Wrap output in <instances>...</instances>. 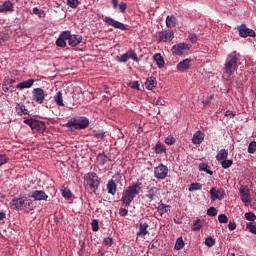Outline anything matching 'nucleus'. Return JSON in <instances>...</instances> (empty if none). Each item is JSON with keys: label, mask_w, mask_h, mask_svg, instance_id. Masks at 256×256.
Listing matches in <instances>:
<instances>
[{"label": "nucleus", "mask_w": 256, "mask_h": 256, "mask_svg": "<svg viewBox=\"0 0 256 256\" xmlns=\"http://www.w3.org/2000/svg\"><path fill=\"white\" fill-rule=\"evenodd\" d=\"M67 41L70 47H77V45L81 44V41H83V36L71 34L69 30L62 31L56 40V45L57 47L65 49V47H67Z\"/></svg>", "instance_id": "f257e3e1"}, {"label": "nucleus", "mask_w": 256, "mask_h": 256, "mask_svg": "<svg viewBox=\"0 0 256 256\" xmlns=\"http://www.w3.org/2000/svg\"><path fill=\"white\" fill-rule=\"evenodd\" d=\"M141 185L142 183L140 181H137L123 191L121 198L122 207L131 206V203H133L135 197H137V195L141 193Z\"/></svg>", "instance_id": "f03ea898"}, {"label": "nucleus", "mask_w": 256, "mask_h": 256, "mask_svg": "<svg viewBox=\"0 0 256 256\" xmlns=\"http://www.w3.org/2000/svg\"><path fill=\"white\" fill-rule=\"evenodd\" d=\"M10 207L11 209H16V211H25V209L33 211V209H35L33 206V200L27 196H19L18 198L12 199Z\"/></svg>", "instance_id": "7ed1b4c3"}, {"label": "nucleus", "mask_w": 256, "mask_h": 256, "mask_svg": "<svg viewBox=\"0 0 256 256\" xmlns=\"http://www.w3.org/2000/svg\"><path fill=\"white\" fill-rule=\"evenodd\" d=\"M241 58V54L237 53V51H233L232 53L228 54L225 64H224V73L226 75H233L235 71H237L239 59Z\"/></svg>", "instance_id": "20e7f679"}, {"label": "nucleus", "mask_w": 256, "mask_h": 256, "mask_svg": "<svg viewBox=\"0 0 256 256\" xmlns=\"http://www.w3.org/2000/svg\"><path fill=\"white\" fill-rule=\"evenodd\" d=\"M66 127H68V129H74L77 131L81 129H87L89 127V118L85 116L71 118L66 123Z\"/></svg>", "instance_id": "39448f33"}, {"label": "nucleus", "mask_w": 256, "mask_h": 256, "mask_svg": "<svg viewBox=\"0 0 256 256\" xmlns=\"http://www.w3.org/2000/svg\"><path fill=\"white\" fill-rule=\"evenodd\" d=\"M84 183L86 185V189L95 193L97 189H99L101 182H99V176H97V173L90 172L84 175Z\"/></svg>", "instance_id": "423d86ee"}, {"label": "nucleus", "mask_w": 256, "mask_h": 256, "mask_svg": "<svg viewBox=\"0 0 256 256\" xmlns=\"http://www.w3.org/2000/svg\"><path fill=\"white\" fill-rule=\"evenodd\" d=\"M25 125H28L32 131H37L38 133H43L47 126H45L43 121H39L33 118H28L24 120Z\"/></svg>", "instance_id": "0eeeda50"}, {"label": "nucleus", "mask_w": 256, "mask_h": 256, "mask_svg": "<svg viewBox=\"0 0 256 256\" xmlns=\"http://www.w3.org/2000/svg\"><path fill=\"white\" fill-rule=\"evenodd\" d=\"M175 37V33L172 30H162L158 32V43H171Z\"/></svg>", "instance_id": "6e6552de"}, {"label": "nucleus", "mask_w": 256, "mask_h": 256, "mask_svg": "<svg viewBox=\"0 0 256 256\" xmlns=\"http://www.w3.org/2000/svg\"><path fill=\"white\" fill-rule=\"evenodd\" d=\"M104 22L106 25H109L110 27H114V29H120V31H129L128 25H125L109 16H106L104 18Z\"/></svg>", "instance_id": "1a4fd4ad"}, {"label": "nucleus", "mask_w": 256, "mask_h": 256, "mask_svg": "<svg viewBox=\"0 0 256 256\" xmlns=\"http://www.w3.org/2000/svg\"><path fill=\"white\" fill-rule=\"evenodd\" d=\"M32 101L41 105L45 101V90L43 88H34L32 91Z\"/></svg>", "instance_id": "9d476101"}, {"label": "nucleus", "mask_w": 256, "mask_h": 256, "mask_svg": "<svg viewBox=\"0 0 256 256\" xmlns=\"http://www.w3.org/2000/svg\"><path fill=\"white\" fill-rule=\"evenodd\" d=\"M146 197L149 199V201H157V199L161 197V188L157 186L148 188Z\"/></svg>", "instance_id": "9b49d317"}, {"label": "nucleus", "mask_w": 256, "mask_h": 256, "mask_svg": "<svg viewBox=\"0 0 256 256\" xmlns=\"http://www.w3.org/2000/svg\"><path fill=\"white\" fill-rule=\"evenodd\" d=\"M210 197L212 201H221L225 198V190L223 188L212 187L210 189Z\"/></svg>", "instance_id": "f8f14e48"}, {"label": "nucleus", "mask_w": 256, "mask_h": 256, "mask_svg": "<svg viewBox=\"0 0 256 256\" xmlns=\"http://www.w3.org/2000/svg\"><path fill=\"white\" fill-rule=\"evenodd\" d=\"M169 173V168L163 164L154 168V177L156 179H165Z\"/></svg>", "instance_id": "ddd939ff"}, {"label": "nucleus", "mask_w": 256, "mask_h": 256, "mask_svg": "<svg viewBox=\"0 0 256 256\" xmlns=\"http://www.w3.org/2000/svg\"><path fill=\"white\" fill-rule=\"evenodd\" d=\"M115 181H121V175L117 174L113 176V179H110L107 183V191L109 195H115L117 193V183Z\"/></svg>", "instance_id": "4468645a"}, {"label": "nucleus", "mask_w": 256, "mask_h": 256, "mask_svg": "<svg viewBox=\"0 0 256 256\" xmlns=\"http://www.w3.org/2000/svg\"><path fill=\"white\" fill-rule=\"evenodd\" d=\"M31 199L34 201H47L49 199V195L45 193L43 190H33L30 192Z\"/></svg>", "instance_id": "2eb2a0df"}, {"label": "nucleus", "mask_w": 256, "mask_h": 256, "mask_svg": "<svg viewBox=\"0 0 256 256\" xmlns=\"http://www.w3.org/2000/svg\"><path fill=\"white\" fill-rule=\"evenodd\" d=\"M237 30L241 37H244V38L245 37H255V30H253L251 28H247V25H245V24L238 26Z\"/></svg>", "instance_id": "dca6fc26"}, {"label": "nucleus", "mask_w": 256, "mask_h": 256, "mask_svg": "<svg viewBox=\"0 0 256 256\" xmlns=\"http://www.w3.org/2000/svg\"><path fill=\"white\" fill-rule=\"evenodd\" d=\"M173 55H183L186 51H189V45L185 43H179L172 47L171 49Z\"/></svg>", "instance_id": "f3484780"}, {"label": "nucleus", "mask_w": 256, "mask_h": 256, "mask_svg": "<svg viewBox=\"0 0 256 256\" xmlns=\"http://www.w3.org/2000/svg\"><path fill=\"white\" fill-rule=\"evenodd\" d=\"M149 223L147 222H140L138 225V231L136 233L137 237L145 238L146 235H149Z\"/></svg>", "instance_id": "a211bd4d"}, {"label": "nucleus", "mask_w": 256, "mask_h": 256, "mask_svg": "<svg viewBox=\"0 0 256 256\" xmlns=\"http://www.w3.org/2000/svg\"><path fill=\"white\" fill-rule=\"evenodd\" d=\"M249 187L247 186H241L240 187V197H241V201L242 203H247V205H249V203H251V199H249Z\"/></svg>", "instance_id": "6ab92c4d"}, {"label": "nucleus", "mask_w": 256, "mask_h": 256, "mask_svg": "<svg viewBox=\"0 0 256 256\" xmlns=\"http://www.w3.org/2000/svg\"><path fill=\"white\" fill-rule=\"evenodd\" d=\"M15 9V4L11 1H5L0 5V13H13Z\"/></svg>", "instance_id": "aec40b11"}, {"label": "nucleus", "mask_w": 256, "mask_h": 256, "mask_svg": "<svg viewBox=\"0 0 256 256\" xmlns=\"http://www.w3.org/2000/svg\"><path fill=\"white\" fill-rule=\"evenodd\" d=\"M190 68H191V59L189 58H186L177 64L178 71H181L182 73H185V71H189Z\"/></svg>", "instance_id": "412c9836"}, {"label": "nucleus", "mask_w": 256, "mask_h": 256, "mask_svg": "<svg viewBox=\"0 0 256 256\" xmlns=\"http://www.w3.org/2000/svg\"><path fill=\"white\" fill-rule=\"evenodd\" d=\"M204 139H205V134H203V132L201 131H196L192 137V143L194 145H201Z\"/></svg>", "instance_id": "4be33fe9"}, {"label": "nucleus", "mask_w": 256, "mask_h": 256, "mask_svg": "<svg viewBox=\"0 0 256 256\" xmlns=\"http://www.w3.org/2000/svg\"><path fill=\"white\" fill-rule=\"evenodd\" d=\"M33 83H35V79H28L26 81L20 82L16 85V89H29L33 87Z\"/></svg>", "instance_id": "5701e85b"}, {"label": "nucleus", "mask_w": 256, "mask_h": 256, "mask_svg": "<svg viewBox=\"0 0 256 256\" xmlns=\"http://www.w3.org/2000/svg\"><path fill=\"white\" fill-rule=\"evenodd\" d=\"M145 87L149 91H153V89H155V87H157V78H155L153 76L147 78V80L145 82Z\"/></svg>", "instance_id": "b1692460"}, {"label": "nucleus", "mask_w": 256, "mask_h": 256, "mask_svg": "<svg viewBox=\"0 0 256 256\" xmlns=\"http://www.w3.org/2000/svg\"><path fill=\"white\" fill-rule=\"evenodd\" d=\"M154 152L156 155H163V153H167V148L165 147V144L158 142L154 147Z\"/></svg>", "instance_id": "393cba45"}, {"label": "nucleus", "mask_w": 256, "mask_h": 256, "mask_svg": "<svg viewBox=\"0 0 256 256\" xmlns=\"http://www.w3.org/2000/svg\"><path fill=\"white\" fill-rule=\"evenodd\" d=\"M53 99L58 107H65V103H63V93H61V91H58Z\"/></svg>", "instance_id": "a878e982"}, {"label": "nucleus", "mask_w": 256, "mask_h": 256, "mask_svg": "<svg viewBox=\"0 0 256 256\" xmlns=\"http://www.w3.org/2000/svg\"><path fill=\"white\" fill-rule=\"evenodd\" d=\"M157 211L161 216H163V215H165V213H169V211H171V206L162 203V204L158 205Z\"/></svg>", "instance_id": "bb28decb"}, {"label": "nucleus", "mask_w": 256, "mask_h": 256, "mask_svg": "<svg viewBox=\"0 0 256 256\" xmlns=\"http://www.w3.org/2000/svg\"><path fill=\"white\" fill-rule=\"evenodd\" d=\"M16 113H18V115H29V110H27L25 104L18 103V105H16Z\"/></svg>", "instance_id": "cd10ccee"}, {"label": "nucleus", "mask_w": 256, "mask_h": 256, "mask_svg": "<svg viewBox=\"0 0 256 256\" xmlns=\"http://www.w3.org/2000/svg\"><path fill=\"white\" fill-rule=\"evenodd\" d=\"M229 157V151L227 149H221L216 155L217 161H225Z\"/></svg>", "instance_id": "c85d7f7f"}, {"label": "nucleus", "mask_w": 256, "mask_h": 256, "mask_svg": "<svg viewBox=\"0 0 256 256\" xmlns=\"http://www.w3.org/2000/svg\"><path fill=\"white\" fill-rule=\"evenodd\" d=\"M177 25V18L175 16H167L166 17V27L168 29H173Z\"/></svg>", "instance_id": "c756f323"}, {"label": "nucleus", "mask_w": 256, "mask_h": 256, "mask_svg": "<svg viewBox=\"0 0 256 256\" xmlns=\"http://www.w3.org/2000/svg\"><path fill=\"white\" fill-rule=\"evenodd\" d=\"M199 171H204L208 175H213V171L211 170V166L207 163H200L198 166Z\"/></svg>", "instance_id": "7c9ffc66"}, {"label": "nucleus", "mask_w": 256, "mask_h": 256, "mask_svg": "<svg viewBox=\"0 0 256 256\" xmlns=\"http://www.w3.org/2000/svg\"><path fill=\"white\" fill-rule=\"evenodd\" d=\"M154 61L158 65L159 69L165 67V60H163V56H161V54H154Z\"/></svg>", "instance_id": "2f4dec72"}, {"label": "nucleus", "mask_w": 256, "mask_h": 256, "mask_svg": "<svg viewBox=\"0 0 256 256\" xmlns=\"http://www.w3.org/2000/svg\"><path fill=\"white\" fill-rule=\"evenodd\" d=\"M185 247V242L183 241V237H178L174 246L176 251H181Z\"/></svg>", "instance_id": "473e14b6"}, {"label": "nucleus", "mask_w": 256, "mask_h": 256, "mask_svg": "<svg viewBox=\"0 0 256 256\" xmlns=\"http://www.w3.org/2000/svg\"><path fill=\"white\" fill-rule=\"evenodd\" d=\"M32 15H37L39 19H43L45 17V11L39 9L38 7H34L32 9Z\"/></svg>", "instance_id": "72a5a7b5"}, {"label": "nucleus", "mask_w": 256, "mask_h": 256, "mask_svg": "<svg viewBox=\"0 0 256 256\" xmlns=\"http://www.w3.org/2000/svg\"><path fill=\"white\" fill-rule=\"evenodd\" d=\"M201 227H203V220L197 219L193 222L192 231H201Z\"/></svg>", "instance_id": "f704fd0d"}, {"label": "nucleus", "mask_w": 256, "mask_h": 256, "mask_svg": "<svg viewBox=\"0 0 256 256\" xmlns=\"http://www.w3.org/2000/svg\"><path fill=\"white\" fill-rule=\"evenodd\" d=\"M92 136L96 139H105V131L103 130H93Z\"/></svg>", "instance_id": "c9c22d12"}, {"label": "nucleus", "mask_w": 256, "mask_h": 256, "mask_svg": "<svg viewBox=\"0 0 256 256\" xmlns=\"http://www.w3.org/2000/svg\"><path fill=\"white\" fill-rule=\"evenodd\" d=\"M117 60L118 63H127V61H129V51L120 56H117Z\"/></svg>", "instance_id": "e433bc0d"}, {"label": "nucleus", "mask_w": 256, "mask_h": 256, "mask_svg": "<svg viewBox=\"0 0 256 256\" xmlns=\"http://www.w3.org/2000/svg\"><path fill=\"white\" fill-rule=\"evenodd\" d=\"M128 57L132 61H136V63H139V57L137 56V53H135L134 50H129L128 51Z\"/></svg>", "instance_id": "4c0bfd02"}, {"label": "nucleus", "mask_w": 256, "mask_h": 256, "mask_svg": "<svg viewBox=\"0 0 256 256\" xmlns=\"http://www.w3.org/2000/svg\"><path fill=\"white\" fill-rule=\"evenodd\" d=\"M202 186L201 183H192L189 188L188 191H201Z\"/></svg>", "instance_id": "58836bf2"}, {"label": "nucleus", "mask_w": 256, "mask_h": 256, "mask_svg": "<svg viewBox=\"0 0 256 256\" xmlns=\"http://www.w3.org/2000/svg\"><path fill=\"white\" fill-rule=\"evenodd\" d=\"M246 229H248L250 233H253L254 235H256V223H252V222L247 223Z\"/></svg>", "instance_id": "ea45409f"}, {"label": "nucleus", "mask_w": 256, "mask_h": 256, "mask_svg": "<svg viewBox=\"0 0 256 256\" xmlns=\"http://www.w3.org/2000/svg\"><path fill=\"white\" fill-rule=\"evenodd\" d=\"M67 5L71 9H77L79 7V0H67Z\"/></svg>", "instance_id": "a19ab883"}, {"label": "nucleus", "mask_w": 256, "mask_h": 256, "mask_svg": "<svg viewBox=\"0 0 256 256\" xmlns=\"http://www.w3.org/2000/svg\"><path fill=\"white\" fill-rule=\"evenodd\" d=\"M206 247H213L215 245V239L211 236H208L204 241Z\"/></svg>", "instance_id": "79ce46f5"}, {"label": "nucleus", "mask_w": 256, "mask_h": 256, "mask_svg": "<svg viewBox=\"0 0 256 256\" xmlns=\"http://www.w3.org/2000/svg\"><path fill=\"white\" fill-rule=\"evenodd\" d=\"M107 156L106 155H103V154H99L98 156H97V160H98V163H99V165H105V163H107Z\"/></svg>", "instance_id": "37998d69"}, {"label": "nucleus", "mask_w": 256, "mask_h": 256, "mask_svg": "<svg viewBox=\"0 0 256 256\" xmlns=\"http://www.w3.org/2000/svg\"><path fill=\"white\" fill-rule=\"evenodd\" d=\"M6 163H9V157L5 154H0V167H3Z\"/></svg>", "instance_id": "c03bdc74"}, {"label": "nucleus", "mask_w": 256, "mask_h": 256, "mask_svg": "<svg viewBox=\"0 0 256 256\" xmlns=\"http://www.w3.org/2000/svg\"><path fill=\"white\" fill-rule=\"evenodd\" d=\"M256 151V141H252L248 145V153L253 154Z\"/></svg>", "instance_id": "a18cd8bd"}, {"label": "nucleus", "mask_w": 256, "mask_h": 256, "mask_svg": "<svg viewBox=\"0 0 256 256\" xmlns=\"http://www.w3.org/2000/svg\"><path fill=\"white\" fill-rule=\"evenodd\" d=\"M222 168L223 169H229V167H231V165H233V160H223L221 162Z\"/></svg>", "instance_id": "49530a36"}, {"label": "nucleus", "mask_w": 256, "mask_h": 256, "mask_svg": "<svg viewBox=\"0 0 256 256\" xmlns=\"http://www.w3.org/2000/svg\"><path fill=\"white\" fill-rule=\"evenodd\" d=\"M207 215H209V217H216L217 216V208L215 207H210L208 210H207Z\"/></svg>", "instance_id": "de8ad7c7"}, {"label": "nucleus", "mask_w": 256, "mask_h": 256, "mask_svg": "<svg viewBox=\"0 0 256 256\" xmlns=\"http://www.w3.org/2000/svg\"><path fill=\"white\" fill-rule=\"evenodd\" d=\"M92 231H99V221L97 219H93L91 222Z\"/></svg>", "instance_id": "09e8293b"}, {"label": "nucleus", "mask_w": 256, "mask_h": 256, "mask_svg": "<svg viewBox=\"0 0 256 256\" xmlns=\"http://www.w3.org/2000/svg\"><path fill=\"white\" fill-rule=\"evenodd\" d=\"M245 218L247 219V221H255L256 215L253 212H247L245 213Z\"/></svg>", "instance_id": "8fccbe9b"}, {"label": "nucleus", "mask_w": 256, "mask_h": 256, "mask_svg": "<svg viewBox=\"0 0 256 256\" xmlns=\"http://www.w3.org/2000/svg\"><path fill=\"white\" fill-rule=\"evenodd\" d=\"M9 39H10L9 32H0L1 41H9Z\"/></svg>", "instance_id": "3c124183"}, {"label": "nucleus", "mask_w": 256, "mask_h": 256, "mask_svg": "<svg viewBox=\"0 0 256 256\" xmlns=\"http://www.w3.org/2000/svg\"><path fill=\"white\" fill-rule=\"evenodd\" d=\"M62 196L65 198V199H71V190L65 188L62 190Z\"/></svg>", "instance_id": "603ef678"}, {"label": "nucleus", "mask_w": 256, "mask_h": 256, "mask_svg": "<svg viewBox=\"0 0 256 256\" xmlns=\"http://www.w3.org/2000/svg\"><path fill=\"white\" fill-rule=\"evenodd\" d=\"M166 145H175V137L173 136H168L165 139Z\"/></svg>", "instance_id": "864d4df0"}, {"label": "nucleus", "mask_w": 256, "mask_h": 256, "mask_svg": "<svg viewBox=\"0 0 256 256\" xmlns=\"http://www.w3.org/2000/svg\"><path fill=\"white\" fill-rule=\"evenodd\" d=\"M128 87H131V89H137V91H139V81L129 82Z\"/></svg>", "instance_id": "5fc2aeb1"}, {"label": "nucleus", "mask_w": 256, "mask_h": 256, "mask_svg": "<svg viewBox=\"0 0 256 256\" xmlns=\"http://www.w3.org/2000/svg\"><path fill=\"white\" fill-rule=\"evenodd\" d=\"M103 243L107 246V247H111V245H113V238L111 237H106L103 239Z\"/></svg>", "instance_id": "6e6d98bb"}, {"label": "nucleus", "mask_w": 256, "mask_h": 256, "mask_svg": "<svg viewBox=\"0 0 256 256\" xmlns=\"http://www.w3.org/2000/svg\"><path fill=\"white\" fill-rule=\"evenodd\" d=\"M118 9L122 12L125 13L127 11V3L121 2L118 4Z\"/></svg>", "instance_id": "4d7b16f0"}, {"label": "nucleus", "mask_w": 256, "mask_h": 256, "mask_svg": "<svg viewBox=\"0 0 256 256\" xmlns=\"http://www.w3.org/2000/svg\"><path fill=\"white\" fill-rule=\"evenodd\" d=\"M218 221H219V223H227V221H228L227 215H225V214H220V215L218 216Z\"/></svg>", "instance_id": "13d9d810"}, {"label": "nucleus", "mask_w": 256, "mask_h": 256, "mask_svg": "<svg viewBox=\"0 0 256 256\" xmlns=\"http://www.w3.org/2000/svg\"><path fill=\"white\" fill-rule=\"evenodd\" d=\"M188 39L191 41V43H197V39H198L197 34L195 33L189 34Z\"/></svg>", "instance_id": "bf43d9fd"}, {"label": "nucleus", "mask_w": 256, "mask_h": 256, "mask_svg": "<svg viewBox=\"0 0 256 256\" xmlns=\"http://www.w3.org/2000/svg\"><path fill=\"white\" fill-rule=\"evenodd\" d=\"M129 213V211L126 208H120L119 209V215L120 217H127V214Z\"/></svg>", "instance_id": "052dcab7"}, {"label": "nucleus", "mask_w": 256, "mask_h": 256, "mask_svg": "<svg viewBox=\"0 0 256 256\" xmlns=\"http://www.w3.org/2000/svg\"><path fill=\"white\" fill-rule=\"evenodd\" d=\"M228 229H229L230 231H235V230L237 229V224H235V222H230V223L228 224Z\"/></svg>", "instance_id": "680f3d73"}, {"label": "nucleus", "mask_w": 256, "mask_h": 256, "mask_svg": "<svg viewBox=\"0 0 256 256\" xmlns=\"http://www.w3.org/2000/svg\"><path fill=\"white\" fill-rule=\"evenodd\" d=\"M211 99H213V96H209L207 100L203 101L204 107H207V105H211Z\"/></svg>", "instance_id": "e2e57ef3"}, {"label": "nucleus", "mask_w": 256, "mask_h": 256, "mask_svg": "<svg viewBox=\"0 0 256 256\" xmlns=\"http://www.w3.org/2000/svg\"><path fill=\"white\" fill-rule=\"evenodd\" d=\"M113 9H117L119 7V0H111Z\"/></svg>", "instance_id": "0e129e2a"}, {"label": "nucleus", "mask_w": 256, "mask_h": 256, "mask_svg": "<svg viewBox=\"0 0 256 256\" xmlns=\"http://www.w3.org/2000/svg\"><path fill=\"white\" fill-rule=\"evenodd\" d=\"M165 100L163 99V98H160V99H158L157 101H156V105H165Z\"/></svg>", "instance_id": "69168bd1"}, {"label": "nucleus", "mask_w": 256, "mask_h": 256, "mask_svg": "<svg viewBox=\"0 0 256 256\" xmlns=\"http://www.w3.org/2000/svg\"><path fill=\"white\" fill-rule=\"evenodd\" d=\"M225 116H226V117L233 118V117H235V114H233V112H231V111L228 110V111H226Z\"/></svg>", "instance_id": "338daca9"}, {"label": "nucleus", "mask_w": 256, "mask_h": 256, "mask_svg": "<svg viewBox=\"0 0 256 256\" xmlns=\"http://www.w3.org/2000/svg\"><path fill=\"white\" fill-rule=\"evenodd\" d=\"M5 217H7V214H5V212H0V221H3Z\"/></svg>", "instance_id": "774afa93"}]
</instances>
